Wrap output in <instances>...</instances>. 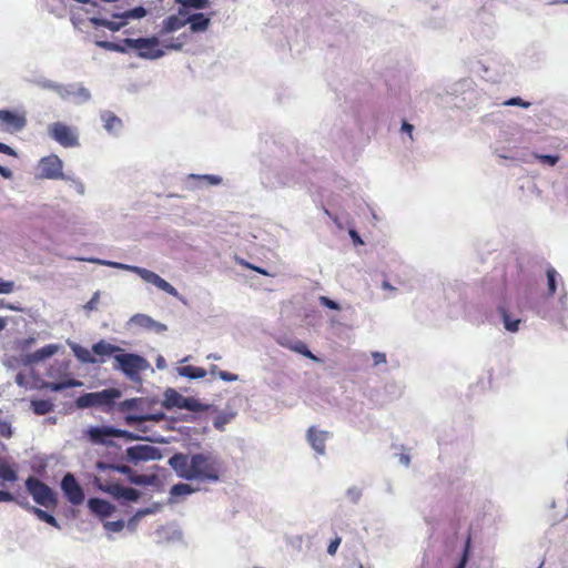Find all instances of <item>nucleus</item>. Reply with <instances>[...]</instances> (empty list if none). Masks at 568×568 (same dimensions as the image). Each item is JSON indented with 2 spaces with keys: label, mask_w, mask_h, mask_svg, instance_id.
Wrapping results in <instances>:
<instances>
[{
  "label": "nucleus",
  "mask_w": 568,
  "mask_h": 568,
  "mask_svg": "<svg viewBox=\"0 0 568 568\" xmlns=\"http://www.w3.org/2000/svg\"><path fill=\"white\" fill-rule=\"evenodd\" d=\"M170 467L180 478L217 483L222 468L221 459L211 452L192 455L175 453L169 459Z\"/></svg>",
  "instance_id": "1"
},
{
  "label": "nucleus",
  "mask_w": 568,
  "mask_h": 568,
  "mask_svg": "<svg viewBox=\"0 0 568 568\" xmlns=\"http://www.w3.org/2000/svg\"><path fill=\"white\" fill-rule=\"evenodd\" d=\"M97 45L109 50L125 53L129 50H135L138 57L149 60H155L165 54V51L160 45V40L156 37L131 39L125 38L121 42L111 41H97Z\"/></svg>",
  "instance_id": "2"
},
{
  "label": "nucleus",
  "mask_w": 568,
  "mask_h": 568,
  "mask_svg": "<svg viewBox=\"0 0 568 568\" xmlns=\"http://www.w3.org/2000/svg\"><path fill=\"white\" fill-rule=\"evenodd\" d=\"M150 400L143 397H135L124 399L118 403V412L125 414L124 422L129 426H136L139 430L145 432L146 428L141 424L144 422L159 423L165 419V414L162 412L151 414Z\"/></svg>",
  "instance_id": "3"
},
{
  "label": "nucleus",
  "mask_w": 568,
  "mask_h": 568,
  "mask_svg": "<svg viewBox=\"0 0 568 568\" xmlns=\"http://www.w3.org/2000/svg\"><path fill=\"white\" fill-rule=\"evenodd\" d=\"M122 397V390L115 387L103 388L98 392L84 393L75 399L79 409L97 408L102 413L110 414L118 410V403Z\"/></svg>",
  "instance_id": "4"
},
{
  "label": "nucleus",
  "mask_w": 568,
  "mask_h": 568,
  "mask_svg": "<svg viewBox=\"0 0 568 568\" xmlns=\"http://www.w3.org/2000/svg\"><path fill=\"white\" fill-rule=\"evenodd\" d=\"M26 489L31 495L36 504L45 508H55L58 505L57 493L45 483L34 476L26 479Z\"/></svg>",
  "instance_id": "5"
},
{
  "label": "nucleus",
  "mask_w": 568,
  "mask_h": 568,
  "mask_svg": "<svg viewBox=\"0 0 568 568\" xmlns=\"http://www.w3.org/2000/svg\"><path fill=\"white\" fill-rule=\"evenodd\" d=\"M114 368L120 369L128 379L135 384L142 382L141 374L152 367L145 357H114Z\"/></svg>",
  "instance_id": "6"
},
{
  "label": "nucleus",
  "mask_w": 568,
  "mask_h": 568,
  "mask_svg": "<svg viewBox=\"0 0 568 568\" xmlns=\"http://www.w3.org/2000/svg\"><path fill=\"white\" fill-rule=\"evenodd\" d=\"M162 405L166 409L179 408L190 412H204L209 408V405L200 403L194 397H185L173 388L164 392Z\"/></svg>",
  "instance_id": "7"
},
{
  "label": "nucleus",
  "mask_w": 568,
  "mask_h": 568,
  "mask_svg": "<svg viewBox=\"0 0 568 568\" xmlns=\"http://www.w3.org/2000/svg\"><path fill=\"white\" fill-rule=\"evenodd\" d=\"M114 265L120 268L131 270L132 272L136 273L142 280H144L148 283L153 284L161 291H164L165 293H168L174 297L179 296V292L174 286H172L169 282H166L160 275H158L156 273H154L150 270L139 267V266H129V265H124V264H114Z\"/></svg>",
  "instance_id": "8"
},
{
  "label": "nucleus",
  "mask_w": 568,
  "mask_h": 568,
  "mask_svg": "<svg viewBox=\"0 0 568 568\" xmlns=\"http://www.w3.org/2000/svg\"><path fill=\"white\" fill-rule=\"evenodd\" d=\"M49 135L63 148H74L79 145L77 132L62 122H54L49 125Z\"/></svg>",
  "instance_id": "9"
},
{
  "label": "nucleus",
  "mask_w": 568,
  "mask_h": 568,
  "mask_svg": "<svg viewBox=\"0 0 568 568\" xmlns=\"http://www.w3.org/2000/svg\"><path fill=\"white\" fill-rule=\"evenodd\" d=\"M60 487L70 504L78 506L84 501L83 488L73 474L67 473L61 479Z\"/></svg>",
  "instance_id": "10"
},
{
  "label": "nucleus",
  "mask_w": 568,
  "mask_h": 568,
  "mask_svg": "<svg viewBox=\"0 0 568 568\" xmlns=\"http://www.w3.org/2000/svg\"><path fill=\"white\" fill-rule=\"evenodd\" d=\"M126 459L138 464L140 462L159 460L162 458L161 450L151 445L130 446L125 450Z\"/></svg>",
  "instance_id": "11"
},
{
  "label": "nucleus",
  "mask_w": 568,
  "mask_h": 568,
  "mask_svg": "<svg viewBox=\"0 0 568 568\" xmlns=\"http://www.w3.org/2000/svg\"><path fill=\"white\" fill-rule=\"evenodd\" d=\"M85 434L94 445L115 446L113 438H116V428L113 426H91Z\"/></svg>",
  "instance_id": "12"
},
{
  "label": "nucleus",
  "mask_w": 568,
  "mask_h": 568,
  "mask_svg": "<svg viewBox=\"0 0 568 568\" xmlns=\"http://www.w3.org/2000/svg\"><path fill=\"white\" fill-rule=\"evenodd\" d=\"M62 169H63L62 161L55 154L44 156L39 162L40 176L43 179H49V180L63 179Z\"/></svg>",
  "instance_id": "13"
},
{
  "label": "nucleus",
  "mask_w": 568,
  "mask_h": 568,
  "mask_svg": "<svg viewBox=\"0 0 568 568\" xmlns=\"http://www.w3.org/2000/svg\"><path fill=\"white\" fill-rule=\"evenodd\" d=\"M0 124L6 131L18 132L26 126L27 120L24 115L17 112L0 110Z\"/></svg>",
  "instance_id": "14"
},
{
  "label": "nucleus",
  "mask_w": 568,
  "mask_h": 568,
  "mask_svg": "<svg viewBox=\"0 0 568 568\" xmlns=\"http://www.w3.org/2000/svg\"><path fill=\"white\" fill-rule=\"evenodd\" d=\"M307 442L312 448L318 454L324 455L326 449V440L331 437V434L325 430H318L315 427H310L306 434Z\"/></svg>",
  "instance_id": "15"
},
{
  "label": "nucleus",
  "mask_w": 568,
  "mask_h": 568,
  "mask_svg": "<svg viewBox=\"0 0 568 568\" xmlns=\"http://www.w3.org/2000/svg\"><path fill=\"white\" fill-rule=\"evenodd\" d=\"M183 539V532L179 528L161 526L154 531L156 544L180 542Z\"/></svg>",
  "instance_id": "16"
},
{
  "label": "nucleus",
  "mask_w": 568,
  "mask_h": 568,
  "mask_svg": "<svg viewBox=\"0 0 568 568\" xmlns=\"http://www.w3.org/2000/svg\"><path fill=\"white\" fill-rule=\"evenodd\" d=\"M88 508L92 514L101 518L110 517L115 511L114 505L98 497H92L88 500Z\"/></svg>",
  "instance_id": "17"
},
{
  "label": "nucleus",
  "mask_w": 568,
  "mask_h": 568,
  "mask_svg": "<svg viewBox=\"0 0 568 568\" xmlns=\"http://www.w3.org/2000/svg\"><path fill=\"white\" fill-rule=\"evenodd\" d=\"M185 11L181 8L179 9V16L172 14L168 17L162 24V34L171 33L180 30L186 24V18H182L180 16H185Z\"/></svg>",
  "instance_id": "18"
},
{
  "label": "nucleus",
  "mask_w": 568,
  "mask_h": 568,
  "mask_svg": "<svg viewBox=\"0 0 568 568\" xmlns=\"http://www.w3.org/2000/svg\"><path fill=\"white\" fill-rule=\"evenodd\" d=\"M210 17L204 13H194L186 18V23H190V28L193 32L205 31L210 26Z\"/></svg>",
  "instance_id": "19"
},
{
  "label": "nucleus",
  "mask_w": 568,
  "mask_h": 568,
  "mask_svg": "<svg viewBox=\"0 0 568 568\" xmlns=\"http://www.w3.org/2000/svg\"><path fill=\"white\" fill-rule=\"evenodd\" d=\"M104 129L110 133H116L122 128V121L113 112L105 111L101 114Z\"/></svg>",
  "instance_id": "20"
},
{
  "label": "nucleus",
  "mask_w": 568,
  "mask_h": 568,
  "mask_svg": "<svg viewBox=\"0 0 568 568\" xmlns=\"http://www.w3.org/2000/svg\"><path fill=\"white\" fill-rule=\"evenodd\" d=\"M116 437L124 438L126 442H133V440H146L151 443H166V440L162 437H153V436H140L135 433L124 430L116 428Z\"/></svg>",
  "instance_id": "21"
},
{
  "label": "nucleus",
  "mask_w": 568,
  "mask_h": 568,
  "mask_svg": "<svg viewBox=\"0 0 568 568\" xmlns=\"http://www.w3.org/2000/svg\"><path fill=\"white\" fill-rule=\"evenodd\" d=\"M94 484L97 488L103 493L110 494L113 498L118 500H122V494L124 486L120 484H102L100 478L95 477Z\"/></svg>",
  "instance_id": "22"
},
{
  "label": "nucleus",
  "mask_w": 568,
  "mask_h": 568,
  "mask_svg": "<svg viewBox=\"0 0 568 568\" xmlns=\"http://www.w3.org/2000/svg\"><path fill=\"white\" fill-rule=\"evenodd\" d=\"M176 372L179 375L187 377L190 379L202 378L206 375V371L204 368L193 365L179 366L176 367Z\"/></svg>",
  "instance_id": "23"
},
{
  "label": "nucleus",
  "mask_w": 568,
  "mask_h": 568,
  "mask_svg": "<svg viewBox=\"0 0 568 568\" xmlns=\"http://www.w3.org/2000/svg\"><path fill=\"white\" fill-rule=\"evenodd\" d=\"M83 383L78 379L69 378L62 382H47L44 383V387L50 389L51 392H61L71 387L82 386Z\"/></svg>",
  "instance_id": "24"
},
{
  "label": "nucleus",
  "mask_w": 568,
  "mask_h": 568,
  "mask_svg": "<svg viewBox=\"0 0 568 568\" xmlns=\"http://www.w3.org/2000/svg\"><path fill=\"white\" fill-rule=\"evenodd\" d=\"M31 407L34 414L37 415H45L53 410L54 405L49 399H33L31 400Z\"/></svg>",
  "instance_id": "25"
},
{
  "label": "nucleus",
  "mask_w": 568,
  "mask_h": 568,
  "mask_svg": "<svg viewBox=\"0 0 568 568\" xmlns=\"http://www.w3.org/2000/svg\"><path fill=\"white\" fill-rule=\"evenodd\" d=\"M546 276H547V286H548V296H552L557 291V284L560 280V275L558 272L552 267L548 266L546 270Z\"/></svg>",
  "instance_id": "26"
},
{
  "label": "nucleus",
  "mask_w": 568,
  "mask_h": 568,
  "mask_svg": "<svg viewBox=\"0 0 568 568\" xmlns=\"http://www.w3.org/2000/svg\"><path fill=\"white\" fill-rule=\"evenodd\" d=\"M0 479L6 481H16L18 479L17 471L3 459L0 458Z\"/></svg>",
  "instance_id": "27"
},
{
  "label": "nucleus",
  "mask_w": 568,
  "mask_h": 568,
  "mask_svg": "<svg viewBox=\"0 0 568 568\" xmlns=\"http://www.w3.org/2000/svg\"><path fill=\"white\" fill-rule=\"evenodd\" d=\"M195 491H197V488H193L189 484L179 483V484H175V485H173L171 487L170 495L173 496V497L186 496V495H191V494H193Z\"/></svg>",
  "instance_id": "28"
},
{
  "label": "nucleus",
  "mask_w": 568,
  "mask_h": 568,
  "mask_svg": "<svg viewBox=\"0 0 568 568\" xmlns=\"http://www.w3.org/2000/svg\"><path fill=\"white\" fill-rule=\"evenodd\" d=\"M33 515L37 516V518L43 523H47L48 525L57 528V529H60L61 526L59 524V521L55 519L54 516H52L51 514H49L48 511L37 507L36 510H33Z\"/></svg>",
  "instance_id": "29"
},
{
  "label": "nucleus",
  "mask_w": 568,
  "mask_h": 568,
  "mask_svg": "<svg viewBox=\"0 0 568 568\" xmlns=\"http://www.w3.org/2000/svg\"><path fill=\"white\" fill-rule=\"evenodd\" d=\"M118 351H121V348L114 347L103 341L97 343L93 346V352L95 355H112L113 352H118Z\"/></svg>",
  "instance_id": "30"
},
{
  "label": "nucleus",
  "mask_w": 568,
  "mask_h": 568,
  "mask_svg": "<svg viewBox=\"0 0 568 568\" xmlns=\"http://www.w3.org/2000/svg\"><path fill=\"white\" fill-rule=\"evenodd\" d=\"M90 22L95 27H105L111 31H118L124 24L123 22L118 23L102 18H91Z\"/></svg>",
  "instance_id": "31"
},
{
  "label": "nucleus",
  "mask_w": 568,
  "mask_h": 568,
  "mask_svg": "<svg viewBox=\"0 0 568 568\" xmlns=\"http://www.w3.org/2000/svg\"><path fill=\"white\" fill-rule=\"evenodd\" d=\"M129 480L134 485H151L154 483L155 476L136 475L131 473Z\"/></svg>",
  "instance_id": "32"
},
{
  "label": "nucleus",
  "mask_w": 568,
  "mask_h": 568,
  "mask_svg": "<svg viewBox=\"0 0 568 568\" xmlns=\"http://www.w3.org/2000/svg\"><path fill=\"white\" fill-rule=\"evenodd\" d=\"M184 8L204 9L209 6L207 0H174Z\"/></svg>",
  "instance_id": "33"
},
{
  "label": "nucleus",
  "mask_w": 568,
  "mask_h": 568,
  "mask_svg": "<svg viewBox=\"0 0 568 568\" xmlns=\"http://www.w3.org/2000/svg\"><path fill=\"white\" fill-rule=\"evenodd\" d=\"M47 87L55 90L58 94L64 99L70 95H75V88L73 87H64L60 84H48Z\"/></svg>",
  "instance_id": "34"
},
{
  "label": "nucleus",
  "mask_w": 568,
  "mask_h": 568,
  "mask_svg": "<svg viewBox=\"0 0 568 568\" xmlns=\"http://www.w3.org/2000/svg\"><path fill=\"white\" fill-rule=\"evenodd\" d=\"M470 544H471V539H470V536H468L466 541H465L463 554H462V557H460L459 562L457 564V566L466 568V566H467V564L469 561V557H470Z\"/></svg>",
  "instance_id": "35"
},
{
  "label": "nucleus",
  "mask_w": 568,
  "mask_h": 568,
  "mask_svg": "<svg viewBox=\"0 0 568 568\" xmlns=\"http://www.w3.org/2000/svg\"><path fill=\"white\" fill-rule=\"evenodd\" d=\"M146 16V10L143 7H136L131 10L125 11L122 14V18L124 19H141Z\"/></svg>",
  "instance_id": "36"
},
{
  "label": "nucleus",
  "mask_w": 568,
  "mask_h": 568,
  "mask_svg": "<svg viewBox=\"0 0 568 568\" xmlns=\"http://www.w3.org/2000/svg\"><path fill=\"white\" fill-rule=\"evenodd\" d=\"M501 315H503L505 328L509 332H517L520 321L519 320L511 321L510 316L506 313L505 310L501 311Z\"/></svg>",
  "instance_id": "37"
},
{
  "label": "nucleus",
  "mask_w": 568,
  "mask_h": 568,
  "mask_svg": "<svg viewBox=\"0 0 568 568\" xmlns=\"http://www.w3.org/2000/svg\"><path fill=\"white\" fill-rule=\"evenodd\" d=\"M140 491L134 489V488H130V487H124L123 488V494H122V500H125V501H138L139 498H140Z\"/></svg>",
  "instance_id": "38"
},
{
  "label": "nucleus",
  "mask_w": 568,
  "mask_h": 568,
  "mask_svg": "<svg viewBox=\"0 0 568 568\" xmlns=\"http://www.w3.org/2000/svg\"><path fill=\"white\" fill-rule=\"evenodd\" d=\"M103 526L109 531L119 532L124 528V521L123 520L105 521Z\"/></svg>",
  "instance_id": "39"
},
{
  "label": "nucleus",
  "mask_w": 568,
  "mask_h": 568,
  "mask_svg": "<svg viewBox=\"0 0 568 568\" xmlns=\"http://www.w3.org/2000/svg\"><path fill=\"white\" fill-rule=\"evenodd\" d=\"M346 496L352 503L356 504L362 496V490L356 486L349 487L346 491Z\"/></svg>",
  "instance_id": "40"
},
{
  "label": "nucleus",
  "mask_w": 568,
  "mask_h": 568,
  "mask_svg": "<svg viewBox=\"0 0 568 568\" xmlns=\"http://www.w3.org/2000/svg\"><path fill=\"white\" fill-rule=\"evenodd\" d=\"M13 501L31 514L37 509V507L32 506L26 497H14Z\"/></svg>",
  "instance_id": "41"
},
{
  "label": "nucleus",
  "mask_w": 568,
  "mask_h": 568,
  "mask_svg": "<svg viewBox=\"0 0 568 568\" xmlns=\"http://www.w3.org/2000/svg\"><path fill=\"white\" fill-rule=\"evenodd\" d=\"M536 158L541 163H545V164H548V165H551V166L557 164V162L559 161V156L558 155H551V154H540V155H536Z\"/></svg>",
  "instance_id": "42"
},
{
  "label": "nucleus",
  "mask_w": 568,
  "mask_h": 568,
  "mask_svg": "<svg viewBox=\"0 0 568 568\" xmlns=\"http://www.w3.org/2000/svg\"><path fill=\"white\" fill-rule=\"evenodd\" d=\"M0 436L6 438H10L12 436V428L9 422L0 419Z\"/></svg>",
  "instance_id": "43"
},
{
  "label": "nucleus",
  "mask_w": 568,
  "mask_h": 568,
  "mask_svg": "<svg viewBox=\"0 0 568 568\" xmlns=\"http://www.w3.org/2000/svg\"><path fill=\"white\" fill-rule=\"evenodd\" d=\"M14 283L0 280V294H10L13 292Z\"/></svg>",
  "instance_id": "44"
},
{
  "label": "nucleus",
  "mask_w": 568,
  "mask_h": 568,
  "mask_svg": "<svg viewBox=\"0 0 568 568\" xmlns=\"http://www.w3.org/2000/svg\"><path fill=\"white\" fill-rule=\"evenodd\" d=\"M99 293H94L93 296L90 298V301L87 302V304L84 305V308L87 311H94L98 308V304H99Z\"/></svg>",
  "instance_id": "45"
},
{
  "label": "nucleus",
  "mask_w": 568,
  "mask_h": 568,
  "mask_svg": "<svg viewBox=\"0 0 568 568\" xmlns=\"http://www.w3.org/2000/svg\"><path fill=\"white\" fill-rule=\"evenodd\" d=\"M320 303L323 305V306H326L331 310H336L338 311L341 307L339 305L335 302V301H332L331 298L326 297V296H321L320 297Z\"/></svg>",
  "instance_id": "46"
},
{
  "label": "nucleus",
  "mask_w": 568,
  "mask_h": 568,
  "mask_svg": "<svg viewBox=\"0 0 568 568\" xmlns=\"http://www.w3.org/2000/svg\"><path fill=\"white\" fill-rule=\"evenodd\" d=\"M504 104L505 105H518V106H523V108L530 106V103L524 101L521 98H511V99L507 100Z\"/></svg>",
  "instance_id": "47"
},
{
  "label": "nucleus",
  "mask_w": 568,
  "mask_h": 568,
  "mask_svg": "<svg viewBox=\"0 0 568 568\" xmlns=\"http://www.w3.org/2000/svg\"><path fill=\"white\" fill-rule=\"evenodd\" d=\"M219 377L225 382H235L239 379V375L226 371H219Z\"/></svg>",
  "instance_id": "48"
},
{
  "label": "nucleus",
  "mask_w": 568,
  "mask_h": 568,
  "mask_svg": "<svg viewBox=\"0 0 568 568\" xmlns=\"http://www.w3.org/2000/svg\"><path fill=\"white\" fill-rule=\"evenodd\" d=\"M292 349L300 353L301 355H313L311 351L306 347V345L303 344L302 342L296 343L295 346L292 347Z\"/></svg>",
  "instance_id": "49"
},
{
  "label": "nucleus",
  "mask_w": 568,
  "mask_h": 568,
  "mask_svg": "<svg viewBox=\"0 0 568 568\" xmlns=\"http://www.w3.org/2000/svg\"><path fill=\"white\" fill-rule=\"evenodd\" d=\"M227 423V418L225 416H217L214 422H213V425L216 429L219 430H223L224 429V425Z\"/></svg>",
  "instance_id": "50"
},
{
  "label": "nucleus",
  "mask_w": 568,
  "mask_h": 568,
  "mask_svg": "<svg viewBox=\"0 0 568 568\" xmlns=\"http://www.w3.org/2000/svg\"><path fill=\"white\" fill-rule=\"evenodd\" d=\"M339 545L341 538H335L334 540H332L327 547L328 555H335Z\"/></svg>",
  "instance_id": "51"
},
{
  "label": "nucleus",
  "mask_w": 568,
  "mask_h": 568,
  "mask_svg": "<svg viewBox=\"0 0 568 568\" xmlns=\"http://www.w3.org/2000/svg\"><path fill=\"white\" fill-rule=\"evenodd\" d=\"M112 470L130 476L132 469L126 465H113Z\"/></svg>",
  "instance_id": "52"
},
{
  "label": "nucleus",
  "mask_w": 568,
  "mask_h": 568,
  "mask_svg": "<svg viewBox=\"0 0 568 568\" xmlns=\"http://www.w3.org/2000/svg\"><path fill=\"white\" fill-rule=\"evenodd\" d=\"M75 94L79 95L82 100L87 101L90 99V92L88 89L83 87H79L75 89Z\"/></svg>",
  "instance_id": "53"
},
{
  "label": "nucleus",
  "mask_w": 568,
  "mask_h": 568,
  "mask_svg": "<svg viewBox=\"0 0 568 568\" xmlns=\"http://www.w3.org/2000/svg\"><path fill=\"white\" fill-rule=\"evenodd\" d=\"M0 152L3 154H7V155H11V156L17 155L16 151L11 146H9L4 143H1V142H0Z\"/></svg>",
  "instance_id": "54"
},
{
  "label": "nucleus",
  "mask_w": 568,
  "mask_h": 568,
  "mask_svg": "<svg viewBox=\"0 0 568 568\" xmlns=\"http://www.w3.org/2000/svg\"><path fill=\"white\" fill-rule=\"evenodd\" d=\"M54 352H55V348L53 346H48V347L37 351L33 355H41V356L53 355Z\"/></svg>",
  "instance_id": "55"
},
{
  "label": "nucleus",
  "mask_w": 568,
  "mask_h": 568,
  "mask_svg": "<svg viewBox=\"0 0 568 568\" xmlns=\"http://www.w3.org/2000/svg\"><path fill=\"white\" fill-rule=\"evenodd\" d=\"M13 500H14L13 494H11L9 491L0 490V503L1 501H13Z\"/></svg>",
  "instance_id": "56"
},
{
  "label": "nucleus",
  "mask_w": 568,
  "mask_h": 568,
  "mask_svg": "<svg viewBox=\"0 0 568 568\" xmlns=\"http://www.w3.org/2000/svg\"><path fill=\"white\" fill-rule=\"evenodd\" d=\"M83 363H104V357H79Z\"/></svg>",
  "instance_id": "57"
},
{
  "label": "nucleus",
  "mask_w": 568,
  "mask_h": 568,
  "mask_svg": "<svg viewBox=\"0 0 568 568\" xmlns=\"http://www.w3.org/2000/svg\"><path fill=\"white\" fill-rule=\"evenodd\" d=\"M95 466H97V468H98L99 470L104 471V470H106V469H112V466H113V465H110V464H106V463H104V462L99 460V462H97V465H95Z\"/></svg>",
  "instance_id": "58"
},
{
  "label": "nucleus",
  "mask_w": 568,
  "mask_h": 568,
  "mask_svg": "<svg viewBox=\"0 0 568 568\" xmlns=\"http://www.w3.org/2000/svg\"><path fill=\"white\" fill-rule=\"evenodd\" d=\"M399 463L405 467H408L410 464V457L407 454H402L399 456Z\"/></svg>",
  "instance_id": "59"
},
{
  "label": "nucleus",
  "mask_w": 568,
  "mask_h": 568,
  "mask_svg": "<svg viewBox=\"0 0 568 568\" xmlns=\"http://www.w3.org/2000/svg\"><path fill=\"white\" fill-rule=\"evenodd\" d=\"M413 130H414V126L412 124H409L407 122L403 123L402 131L408 133L410 138H412Z\"/></svg>",
  "instance_id": "60"
},
{
  "label": "nucleus",
  "mask_w": 568,
  "mask_h": 568,
  "mask_svg": "<svg viewBox=\"0 0 568 568\" xmlns=\"http://www.w3.org/2000/svg\"><path fill=\"white\" fill-rule=\"evenodd\" d=\"M242 264H243L244 266H246L247 268H251V270L256 271V272H257V273H260V274H263V275H266V274H267L263 268L257 267V266H253V265H251L250 263H244V262H242Z\"/></svg>",
  "instance_id": "61"
},
{
  "label": "nucleus",
  "mask_w": 568,
  "mask_h": 568,
  "mask_svg": "<svg viewBox=\"0 0 568 568\" xmlns=\"http://www.w3.org/2000/svg\"><path fill=\"white\" fill-rule=\"evenodd\" d=\"M0 174H1L4 179H10V178H11V175H12V172H11L9 169H7V168H4V166H1V165H0Z\"/></svg>",
  "instance_id": "62"
},
{
  "label": "nucleus",
  "mask_w": 568,
  "mask_h": 568,
  "mask_svg": "<svg viewBox=\"0 0 568 568\" xmlns=\"http://www.w3.org/2000/svg\"><path fill=\"white\" fill-rule=\"evenodd\" d=\"M153 513V509L151 508H145V509H141L139 510L136 514H135V518H140V517H143L145 515H150Z\"/></svg>",
  "instance_id": "63"
},
{
  "label": "nucleus",
  "mask_w": 568,
  "mask_h": 568,
  "mask_svg": "<svg viewBox=\"0 0 568 568\" xmlns=\"http://www.w3.org/2000/svg\"><path fill=\"white\" fill-rule=\"evenodd\" d=\"M204 179H207L211 184H219L221 182V178L215 175H204Z\"/></svg>",
  "instance_id": "64"
}]
</instances>
